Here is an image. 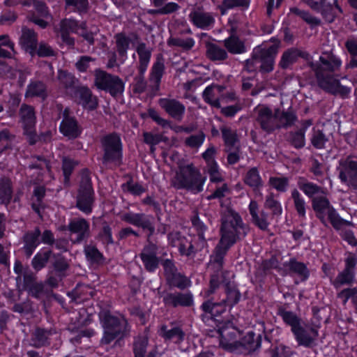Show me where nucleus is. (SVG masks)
Returning a JSON list of instances; mask_svg holds the SVG:
<instances>
[{
    "mask_svg": "<svg viewBox=\"0 0 357 357\" xmlns=\"http://www.w3.org/2000/svg\"><path fill=\"white\" fill-rule=\"evenodd\" d=\"M342 183L349 188L357 189V160L348 158L340 163V176Z\"/></svg>",
    "mask_w": 357,
    "mask_h": 357,
    "instance_id": "nucleus-19",
    "label": "nucleus"
},
{
    "mask_svg": "<svg viewBox=\"0 0 357 357\" xmlns=\"http://www.w3.org/2000/svg\"><path fill=\"white\" fill-rule=\"evenodd\" d=\"M189 18L194 26L204 30L208 29L215 23V19L211 13L200 9L192 10L189 14Z\"/></svg>",
    "mask_w": 357,
    "mask_h": 357,
    "instance_id": "nucleus-24",
    "label": "nucleus"
},
{
    "mask_svg": "<svg viewBox=\"0 0 357 357\" xmlns=\"http://www.w3.org/2000/svg\"><path fill=\"white\" fill-rule=\"evenodd\" d=\"M115 50L123 64L128 59V51L130 48L131 39L124 32L117 33L114 35Z\"/></svg>",
    "mask_w": 357,
    "mask_h": 357,
    "instance_id": "nucleus-31",
    "label": "nucleus"
},
{
    "mask_svg": "<svg viewBox=\"0 0 357 357\" xmlns=\"http://www.w3.org/2000/svg\"><path fill=\"white\" fill-rule=\"evenodd\" d=\"M178 250L181 256L188 257H194L197 250L195 248L192 241L189 240L187 237L184 236L178 245Z\"/></svg>",
    "mask_w": 357,
    "mask_h": 357,
    "instance_id": "nucleus-52",
    "label": "nucleus"
},
{
    "mask_svg": "<svg viewBox=\"0 0 357 357\" xmlns=\"http://www.w3.org/2000/svg\"><path fill=\"white\" fill-rule=\"evenodd\" d=\"M142 203L144 205L152 206L157 220L158 221L161 220V215L162 214L161 205L159 202L154 199L153 197L147 195L142 200Z\"/></svg>",
    "mask_w": 357,
    "mask_h": 357,
    "instance_id": "nucleus-60",
    "label": "nucleus"
},
{
    "mask_svg": "<svg viewBox=\"0 0 357 357\" xmlns=\"http://www.w3.org/2000/svg\"><path fill=\"white\" fill-rule=\"evenodd\" d=\"M279 261L275 256H271L269 259H264L261 264V269L264 275H267L272 269L278 268Z\"/></svg>",
    "mask_w": 357,
    "mask_h": 357,
    "instance_id": "nucleus-63",
    "label": "nucleus"
},
{
    "mask_svg": "<svg viewBox=\"0 0 357 357\" xmlns=\"http://www.w3.org/2000/svg\"><path fill=\"white\" fill-rule=\"evenodd\" d=\"M158 104L173 119L180 121L183 119L185 106L180 100L174 98H160Z\"/></svg>",
    "mask_w": 357,
    "mask_h": 357,
    "instance_id": "nucleus-20",
    "label": "nucleus"
},
{
    "mask_svg": "<svg viewBox=\"0 0 357 357\" xmlns=\"http://www.w3.org/2000/svg\"><path fill=\"white\" fill-rule=\"evenodd\" d=\"M164 331L162 337L166 340H172L176 339V342H181L184 339L185 333L180 327H174L169 330H166V327H162Z\"/></svg>",
    "mask_w": 357,
    "mask_h": 357,
    "instance_id": "nucleus-56",
    "label": "nucleus"
},
{
    "mask_svg": "<svg viewBox=\"0 0 357 357\" xmlns=\"http://www.w3.org/2000/svg\"><path fill=\"white\" fill-rule=\"evenodd\" d=\"M52 330L49 328L36 327L31 336V345L36 349L47 347L50 344Z\"/></svg>",
    "mask_w": 357,
    "mask_h": 357,
    "instance_id": "nucleus-27",
    "label": "nucleus"
},
{
    "mask_svg": "<svg viewBox=\"0 0 357 357\" xmlns=\"http://www.w3.org/2000/svg\"><path fill=\"white\" fill-rule=\"evenodd\" d=\"M310 126V123L305 124L302 127L291 135V145L295 148H301L305 145V131Z\"/></svg>",
    "mask_w": 357,
    "mask_h": 357,
    "instance_id": "nucleus-57",
    "label": "nucleus"
},
{
    "mask_svg": "<svg viewBox=\"0 0 357 357\" xmlns=\"http://www.w3.org/2000/svg\"><path fill=\"white\" fill-rule=\"evenodd\" d=\"M58 79L60 84L66 89L68 96L69 92H74L75 89L78 86L76 84L79 82V79L74 74L66 70H58Z\"/></svg>",
    "mask_w": 357,
    "mask_h": 357,
    "instance_id": "nucleus-38",
    "label": "nucleus"
},
{
    "mask_svg": "<svg viewBox=\"0 0 357 357\" xmlns=\"http://www.w3.org/2000/svg\"><path fill=\"white\" fill-rule=\"evenodd\" d=\"M218 332L220 337V344L222 347L234 351V348L229 344H232L234 341H238L236 339L241 331L234 326L231 320L229 319L220 322L218 324Z\"/></svg>",
    "mask_w": 357,
    "mask_h": 357,
    "instance_id": "nucleus-17",
    "label": "nucleus"
},
{
    "mask_svg": "<svg viewBox=\"0 0 357 357\" xmlns=\"http://www.w3.org/2000/svg\"><path fill=\"white\" fill-rule=\"evenodd\" d=\"M97 238L100 241L101 244L104 247H107L114 244V241L112 236V229L108 223L105 222L102 225V228L97 235Z\"/></svg>",
    "mask_w": 357,
    "mask_h": 357,
    "instance_id": "nucleus-50",
    "label": "nucleus"
},
{
    "mask_svg": "<svg viewBox=\"0 0 357 357\" xmlns=\"http://www.w3.org/2000/svg\"><path fill=\"white\" fill-rule=\"evenodd\" d=\"M68 230L71 234H76L77 235L75 241L76 243L86 241L91 235L90 224L84 218L70 220L68 225Z\"/></svg>",
    "mask_w": 357,
    "mask_h": 357,
    "instance_id": "nucleus-22",
    "label": "nucleus"
},
{
    "mask_svg": "<svg viewBox=\"0 0 357 357\" xmlns=\"http://www.w3.org/2000/svg\"><path fill=\"white\" fill-rule=\"evenodd\" d=\"M84 253L87 261L91 264H102L105 259L103 254L94 245H84Z\"/></svg>",
    "mask_w": 357,
    "mask_h": 357,
    "instance_id": "nucleus-45",
    "label": "nucleus"
},
{
    "mask_svg": "<svg viewBox=\"0 0 357 357\" xmlns=\"http://www.w3.org/2000/svg\"><path fill=\"white\" fill-rule=\"evenodd\" d=\"M176 179L178 189H184L193 194H198L204 190L206 176H203L199 169L190 163L179 167Z\"/></svg>",
    "mask_w": 357,
    "mask_h": 357,
    "instance_id": "nucleus-7",
    "label": "nucleus"
},
{
    "mask_svg": "<svg viewBox=\"0 0 357 357\" xmlns=\"http://www.w3.org/2000/svg\"><path fill=\"white\" fill-rule=\"evenodd\" d=\"M208 298L201 305L202 310L206 314H209L213 317H218L225 312L228 307L222 301L214 302L212 299Z\"/></svg>",
    "mask_w": 357,
    "mask_h": 357,
    "instance_id": "nucleus-39",
    "label": "nucleus"
},
{
    "mask_svg": "<svg viewBox=\"0 0 357 357\" xmlns=\"http://www.w3.org/2000/svg\"><path fill=\"white\" fill-rule=\"evenodd\" d=\"M94 84L98 89L109 93L112 97L121 95L125 90V82L121 77L100 69L96 70Z\"/></svg>",
    "mask_w": 357,
    "mask_h": 357,
    "instance_id": "nucleus-10",
    "label": "nucleus"
},
{
    "mask_svg": "<svg viewBox=\"0 0 357 357\" xmlns=\"http://www.w3.org/2000/svg\"><path fill=\"white\" fill-rule=\"evenodd\" d=\"M13 188L11 180L7 177L0 179V203L8 206L13 198Z\"/></svg>",
    "mask_w": 357,
    "mask_h": 357,
    "instance_id": "nucleus-40",
    "label": "nucleus"
},
{
    "mask_svg": "<svg viewBox=\"0 0 357 357\" xmlns=\"http://www.w3.org/2000/svg\"><path fill=\"white\" fill-rule=\"evenodd\" d=\"M48 96L46 84L40 80L31 79L26 86L24 97L26 98H38L42 100Z\"/></svg>",
    "mask_w": 357,
    "mask_h": 357,
    "instance_id": "nucleus-29",
    "label": "nucleus"
},
{
    "mask_svg": "<svg viewBox=\"0 0 357 357\" xmlns=\"http://www.w3.org/2000/svg\"><path fill=\"white\" fill-rule=\"evenodd\" d=\"M205 140V135L203 132L197 135H192L187 137L185 144L190 148H198L201 146Z\"/></svg>",
    "mask_w": 357,
    "mask_h": 357,
    "instance_id": "nucleus-62",
    "label": "nucleus"
},
{
    "mask_svg": "<svg viewBox=\"0 0 357 357\" xmlns=\"http://www.w3.org/2000/svg\"><path fill=\"white\" fill-rule=\"evenodd\" d=\"M244 183L247 185L255 188L262 185L261 178L257 167H252L247 172L244 178Z\"/></svg>",
    "mask_w": 357,
    "mask_h": 357,
    "instance_id": "nucleus-51",
    "label": "nucleus"
},
{
    "mask_svg": "<svg viewBox=\"0 0 357 357\" xmlns=\"http://www.w3.org/2000/svg\"><path fill=\"white\" fill-rule=\"evenodd\" d=\"M57 109L62 111V120L59 126V132L70 140H74L81 137L83 128L77 118L72 114L69 107L63 109L62 105H57Z\"/></svg>",
    "mask_w": 357,
    "mask_h": 357,
    "instance_id": "nucleus-13",
    "label": "nucleus"
},
{
    "mask_svg": "<svg viewBox=\"0 0 357 357\" xmlns=\"http://www.w3.org/2000/svg\"><path fill=\"white\" fill-rule=\"evenodd\" d=\"M279 47V42L257 46L252 50L251 58L245 60L243 70L259 72L262 75L271 73L274 70Z\"/></svg>",
    "mask_w": 357,
    "mask_h": 357,
    "instance_id": "nucleus-4",
    "label": "nucleus"
},
{
    "mask_svg": "<svg viewBox=\"0 0 357 357\" xmlns=\"http://www.w3.org/2000/svg\"><path fill=\"white\" fill-rule=\"evenodd\" d=\"M264 206L266 208L270 210L274 215H278L282 213V206L280 203L275 199L273 193H270L266 196Z\"/></svg>",
    "mask_w": 357,
    "mask_h": 357,
    "instance_id": "nucleus-55",
    "label": "nucleus"
},
{
    "mask_svg": "<svg viewBox=\"0 0 357 357\" xmlns=\"http://www.w3.org/2000/svg\"><path fill=\"white\" fill-rule=\"evenodd\" d=\"M151 218H153L151 215L132 211L124 213L121 217L123 222L141 228L146 232V244L139 253V258L144 270L149 273L153 274L159 268L160 264L162 265L163 259L158 255L159 250L158 245L151 241L155 233V227Z\"/></svg>",
    "mask_w": 357,
    "mask_h": 357,
    "instance_id": "nucleus-2",
    "label": "nucleus"
},
{
    "mask_svg": "<svg viewBox=\"0 0 357 357\" xmlns=\"http://www.w3.org/2000/svg\"><path fill=\"white\" fill-rule=\"evenodd\" d=\"M53 252L47 248H41L32 258L31 266L36 272H39L46 267L50 259L52 257Z\"/></svg>",
    "mask_w": 357,
    "mask_h": 357,
    "instance_id": "nucleus-34",
    "label": "nucleus"
},
{
    "mask_svg": "<svg viewBox=\"0 0 357 357\" xmlns=\"http://www.w3.org/2000/svg\"><path fill=\"white\" fill-rule=\"evenodd\" d=\"M245 225L241 216L233 209H229L227 215L222 218L220 228V239L210 255V262L214 271L209 280L208 289L204 291V297L210 298L221 284L230 282L227 279L228 271L224 270L225 258L229 250L247 235Z\"/></svg>",
    "mask_w": 357,
    "mask_h": 357,
    "instance_id": "nucleus-1",
    "label": "nucleus"
},
{
    "mask_svg": "<svg viewBox=\"0 0 357 357\" xmlns=\"http://www.w3.org/2000/svg\"><path fill=\"white\" fill-rule=\"evenodd\" d=\"M224 44L227 51L233 54H240L247 51L244 42L234 34L226 38Z\"/></svg>",
    "mask_w": 357,
    "mask_h": 357,
    "instance_id": "nucleus-43",
    "label": "nucleus"
},
{
    "mask_svg": "<svg viewBox=\"0 0 357 357\" xmlns=\"http://www.w3.org/2000/svg\"><path fill=\"white\" fill-rule=\"evenodd\" d=\"M206 48V55L212 61H224L228 57L227 51L217 44L208 42Z\"/></svg>",
    "mask_w": 357,
    "mask_h": 357,
    "instance_id": "nucleus-44",
    "label": "nucleus"
},
{
    "mask_svg": "<svg viewBox=\"0 0 357 357\" xmlns=\"http://www.w3.org/2000/svg\"><path fill=\"white\" fill-rule=\"evenodd\" d=\"M166 284L170 288L184 290L191 286V280L183 273L178 271L172 259L162 261Z\"/></svg>",
    "mask_w": 357,
    "mask_h": 357,
    "instance_id": "nucleus-12",
    "label": "nucleus"
},
{
    "mask_svg": "<svg viewBox=\"0 0 357 357\" xmlns=\"http://www.w3.org/2000/svg\"><path fill=\"white\" fill-rule=\"evenodd\" d=\"M308 276L309 271L304 264L291 260V278H294L296 284L305 280Z\"/></svg>",
    "mask_w": 357,
    "mask_h": 357,
    "instance_id": "nucleus-48",
    "label": "nucleus"
},
{
    "mask_svg": "<svg viewBox=\"0 0 357 357\" xmlns=\"http://www.w3.org/2000/svg\"><path fill=\"white\" fill-rule=\"evenodd\" d=\"M95 202L96 194L91 172L88 168H84L80 173V181L75 197V207L86 215H89L93 212Z\"/></svg>",
    "mask_w": 357,
    "mask_h": 357,
    "instance_id": "nucleus-5",
    "label": "nucleus"
},
{
    "mask_svg": "<svg viewBox=\"0 0 357 357\" xmlns=\"http://www.w3.org/2000/svg\"><path fill=\"white\" fill-rule=\"evenodd\" d=\"M20 44L22 48L26 52L29 53L31 56L35 55L38 45L37 33L33 29L23 27L20 38Z\"/></svg>",
    "mask_w": 357,
    "mask_h": 357,
    "instance_id": "nucleus-25",
    "label": "nucleus"
},
{
    "mask_svg": "<svg viewBox=\"0 0 357 357\" xmlns=\"http://www.w3.org/2000/svg\"><path fill=\"white\" fill-rule=\"evenodd\" d=\"M312 206L317 217L324 224L329 220L336 229H340L346 222L337 214L330 205L328 200L324 196H317L313 199Z\"/></svg>",
    "mask_w": 357,
    "mask_h": 357,
    "instance_id": "nucleus-14",
    "label": "nucleus"
},
{
    "mask_svg": "<svg viewBox=\"0 0 357 357\" xmlns=\"http://www.w3.org/2000/svg\"><path fill=\"white\" fill-rule=\"evenodd\" d=\"M79 162L71 158L65 156L62 158L61 170L63 176L64 184H69L70 177L75 167Z\"/></svg>",
    "mask_w": 357,
    "mask_h": 357,
    "instance_id": "nucleus-46",
    "label": "nucleus"
},
{
    "mask_svg": "<svg viewBox=\"0 0 357 357\" xmlns=\"http://www.w3.org/2000/svg\"><path fill=\"white\" fill-rule=\"evenodd\" d=\"M192 226L196 231L199 241L206 243L205 233L208 230L206 225L200 219L198 213H195L190 219Z\"/></svg>",
    "mask_w": 357,
    "mask_h": 357,
    "instance_id": "nucleus-49",
    "label": "nucleus"
},
{
    "mask_svg": "<svg viewBox=\"0 0 357 357\" xmlns=\"http://www.w3.org/2000/svg\"><path fill=\"white\" fill-rule=\"evenodd\" d=\"M165 70V66L163 59L158 57L153 63L149 73V81L153 84V89L155 91L160 90Z\"/></svg>",
    "mask_w": 357,
    "mask_h": 357,
    "instance_id": "nucleus-32",
    "label": "nucleus"
},
{
    "mask_svg": "<svg viewBox=\"0 0 357 357\" xmlns=\"http://www.w3.org/2000/svg\"><path fill=\"white\" fill-rule=\"evenodd\" d=\"M68 96L84 109L94 111L98 107V97L86 85H78L74 92L68 93Z\"/></svg>",
    "mask_w": 357,
    "mask_h": 357,
    "instance_id": "nucleus-15",
    "label": "nucleus"
},
{
    "mask_svg": "<svg viewBox=\"0 0 357 357\" xmlns=\"http://www.w3.org/2000/svg\"><path fill=\"white\" fill-rule=\"evenodd\" d=\"M100 143L102 164L120 167L123 161V144L120 134L114 131L104 135L100 137Z\"/></svg>",
    "mask_w": 357,
    "mask_h": 357,
    "instance_id": "nucleus-6",
    "label": "nucleus"
},
{
    "mask_svg": "<svg viewBox=\"0 0 357 357\" xmlns=\"http://www.w3.org/2000/svg\"><path fill=\"white\" fill-rule=\"evenodd\" d=\"M290 67V48L287 49L282 54L278 63V69L275 72V78L282 84H287L289 82V76L284 70Z\"/></svg>",
    "mask_w": 357,
    "mask_h": 357,
    "instance_id": "nucleus-37",
    "label": "nucleus"
},
{
    "mask_svg": "<svg viewBox=\"0 0 357 357\" xmlns=\"http://www.w3.org/2000/svg\"><path fill=\"white\" fill-rule=\"evenodd\" d=\"M291 331H293L296 340L300 345L310 347L314 342L318 333L313 328L305 330L298 324L297 317L291 316Z\"/></svg>",
    "mask_w": 357,
    "mask_h": 357,
    "instance_id": "nucleus-21",
    "label": "nucleus"
},
{
    "mask_svg": "<svg viewBox=\"0 0 357 357\" xmlns=\"http://www.w3.org/2000/svg\"><path fill=\"white\" fill-rule=\"evenodd\" d=\"M220 130L225 146V151L234 149L236 144L239 142L236 130L225 126H220Z\"/></svg>",
    "mask_w": 357,
    "mask_h": 357,
    "instance_id": "nucleus-42",
    "label": "nucleus"
},
{
    "mask_svg": "<svg viewBox=\"0 0 357 357\" xmlns=\"http://www.w3.org/2000/svg\"><path fill=\"white\" fill-rule=\"evenodd\" d=\"M249 212L252 217L253 224L261 230L265 231L268 229V214L264 211L259 212L258 204L256 201L252 200L249 204Z\"/></svg>",
    "mask_w": 357,
    "mask_h": 357,
    "instance_id": "nucleus-28",
    "label": "nucleus"
},
{
    "mask_svg": "<svg viewBox=\"0 0 357 357\" xmlns=\"http://www.w3.org/2000/svg\"><path fill=\"white\" fill-rule=\"evenodd\" d=\"M195 40L190 37L186 38L172 37L168 40V45L169 46L178 47L185 51L190 50L195 46Z\"/></svg>",
    "mask_w": 357,
    "mask_h": 357,
    "instance_id": "nucleus-53",
    "label": "nucleus"
},
{
    "mask_svg": "<svg viewBox=\"0 0 357 357\" xmlns=\"http://www.w3.org/2000/svg\"><path fill=\"white\" fill-rule=\"evenodd\" d=\"M100 319L104 329L101 343L109 344L115 339L125 336V328L120 318L106 311L100 315Z\"/></svg>",
    "mask_w": 357,
    "mask_h": 357,
    "instance_id": "nucleus-11",
    "label": "nucleus"
},
{
    "mask_svg": "<svg viewBox=\"0 0 357 357\" xmlns=\"http://www.w3.org/2000/svg\"><path fill=\"white\" fill-rule=\"evenodd\" d=\"M261 334L257 335L254 331H249L238 341H234L229 345L234 348V351L240 350L244 354H251L261 347Z\"/></svg>",
    "mask_w": 357,
    "mask_h": 357,
    "instance_id": "nucleus-18",
    "label": "nucleus"
},
{
    "mask_svg": "<svg viewBox=\"0 0 357 357\" xmlns=\"http://www.w3.org/2000/svg\"><path fill=\"white\" fill-rule=\"evenodd\" d=\"M226 298L222 301L228 306L231 310L236 304H238L241 298V294L239 289L234 285H232L230 282L226 283L225 289Z\"/></svg>",
    "mask_w": 357,
    "mask_h": 357,
    "instance_id": "nucleus-41",
    "label": "nucleus"
},
{
    "mask_svg": "<svg viewBox=\"0 0 357 357\" xmlns=\"http://www.w3.org/2000/svg\"><path fill=\"white\" fill-rule=\"evenodd\" d=\"M147 346L148 340L146 338L140 337L135 340L133 343L134 357H145Z\"/></svg>",
    "mask_w": 357,
    "mask_h": 357,
    "instance_id": "nucleus-58",
    "label": "nucleus"
},
{
    "mask_svg": "<svg viewBox=\"0 0 357 357\" xmlns=\"http://www.w3.org/2000/svg\"><path fill=\"white\" fill-rule=\"evenodd\" d=\"M45 195L46 188L44 185H36L33 188V198H35V201L31 202V208L40 218L43 216L42 211L45 208V205L43 202Z\"/></svg>",
    "mask_w": 357,
    "mask_h": 357,
    "instance_id": "nucleus-33",
    "label": "nucleus"
},
{
    "mask_svg": "<svg viewBox=\"0 0 357 357\" xmlns=\"http://www.w3.org/2000/svg\"><path fill=\"white\" fill-rule=\"evenodd\" d=\"M298 186L306 195L312 197L314 195L323 193V191L317 185L312 183L306 181L303 178H300L298 181Z\"/></svg>",
    "mask_w": 357,
    "mask_h": 357,
    "instance_id": "nucleus-54",
    "label": "nucleus"
},
{
    "mask_svg": "<svg viewBox=\"0 0 357 357\" xmlns=\"http://www.w3.org/2000/svg\"><path fill=\"white\" fill-rule=\"evenodd\" d=\"M20 123L22 125L23 135L30 146L35 145L40 139L36 132L37 118L35 108L22 103L19 110Z\"/></svg>",
    "mask_w": 357,
    "mask_h": 357,
    "instance_id": "nucleus-9",
    "label": "nucleus"
},
{
    "mask_svg": "<svg viewBox=\"0 0 357 357\" xmlns=\"http://www.w3.org/2000/svg\"><path fill=\"white\" fill-rule=\"evenodd\" d=\"M136 52L139 56V62L137 67L138 74L144 76L151 61V50L147 47L145 43L141 42L136 47Z\"/></svg>",
    "mask_w": 357,
    "mask_h": 357,
    "instance_id": "nucleus-30",
    "label": "nucleus"
},
{
    "mask_svg": "<svg viewBox=\"0 0 357 357\" xmlns=\"http://www.w3.org/2000/svg\"><path fill=\"white\" fill-rule=\"evenodd\" d=\"M335 2L332 3L330 1H308V5L312 9L321 13L326 20L331 22L334 20L336 10H340Z\"/></svg>",
    "mask_w": 357,
    "mask_h": 357,
    "instance_id": "nucleus-26",
    "label": "nucleus"
},
{
    "mask_svg": "<svg viewBox=\"0 0 357 357\" xmlns=\"http://www.w3.org/2000/svg\"><path fill=\"white\" fill-rule=\"evenodd\" d=\"M354 276V273L353 271L344 270L337 275L333 284L337 288L342 284H349L353 280Z\"/></svg>",
    "mask_w": 357,
    "mask_h": 357,
    "instance_id": "nucleus-64",
    "label": "nucleus"
},
{
    "mask_svg": "<svg viewBox=\"0 0 357 357\" xmlns=\"http://www.w3.org/2000/svg\"><path fill=\"white\" fill-rule=\"evenodd\" d=\"M40 236L41 230L39 227H36L33 230L26 231L22 236V240L24 244L22 248L27 257H31L40 245Z\"/></svg>",
    "mask_w": 357,
    "mask_h": 357,
    "instance_id": "nucleus-23",
    "label": "nucleus"
},
{
    "mask_svg": "<svg viewBox=\"0 0 357 357\" xmlns=\"http://www.w3.org/2000/svg\"><path fill=\"white\" fill-rule=\"evenodd\" d=\"M224 89L225 87L221 85L211 84L204 89L202 93L203 100L207 104L215 108H220V101L215 96L217 93H221Z\"/></svg>",
    "mask_w": 357,
    "mask_h": 357,
    "instance_id": "nucleus-35",
    "label": "nucleus"
},
{
    "mask_svg": "<svg viewBox=\"0 0 357 357\" xmlns=\"http://www.w3.org/2000/svg\"><path fill=\"white\" fill-rule=\"evenodd\" d=\"M16 53L15 44L8 35L0 36V58L11 59Z\"/></svg>",
    "mask_w": 357,
    "mask_h": 357,
    "instance_id": "nucleus-47",
    "label": "nucleus"
},
{
    "mask_svg": "<svg viewBox=\"0 0 357 357\" xmlns=\"http://www.w3.org/2000/svg\"><path fill=\"white\" fill-rule=\"evenodd\" d=\"M222 4L220 7L221 15H225L230 9L242 7L243 9H247L250 6V1H222Z\"/></svg>",
    "mask_w": 357,
    "mask_h": 357,
    "instance_id": "nucleus-59",
    "label": "nucleus"
},
{
    "mask_svg": "<svg viewBox=\"0 0 357 357\" xmlns=\"http://www.w3.org/2000/svg\"><path fill=\"white\" fill-rule=\"evenodd\" d=\"M341 65L342 61L339 58L332 54L324 53L319 56V63L312 64V68L315 71L321 88L333 94L346 96L350 93V89L342 86L339 79L331 75L338 70Z\"/></svg>",
    "mask_w": 357,
    "mask_h": 357,
    "instance_id": "nucleus-3",
    "label": "nucleus"
},
{
    "mask_svg": "<svg viewBox=\"0 0 357 357\" xmlns=\"http://www.w3.org/2000/svg\"><path fill=\"white\" fill-rule=\"evenodd\" d=\"M270 186L279 192H285L288 185V180L284 177L271 176L269 178Z\"/></svg>",
    "mask_w": 357,
    "mask_h": 357,
    "instance_id": "nucleus-61",
    "label": "nucleus"
},
{
    "mask_svg": "<svg viewBox=\"0 0 357 357\" xmlns=\"http://www.w3.org/2000/svg\"><path fill=\"white\" fill-rule=\"evenodd\" d=\"M290 107L287 112L275 109L274 112L269 107L261 109L257 117V121L261 128L267 133H271L277 129L290 126Z\"/></svg>",
    "mask_w": 357,
    "mask_h": 357,
    "instance_id": "nucleus-8",
    "label": "nucleus"
},
{
    "mask_svg": "<svg viewBox=\"0 0 357 357\" xmlns=\"http://www.w3.org/2000/svg\"><path fill=\"white\" fill-rule=\"evenodd\" d=\"M162 303L168 308L190 307L194 305V296L190 291H174L163 294Z\"/></svg>",
    "mask_w": 357,
    "mask_h": 357,
    "instance_id": "nucleus-16",
    "label": "nucleus"
},
{
    "mask_svg": "<svg viewBox=\"0 0 357 357\" xmlns=\"http://www.w3.org/2000/svg\"><path fill=\"white\" fill-rule=\"evenodd\" d=\"M52 258L54 259L52 263L53 271L59 280H61L66 276V272L70 267L69 263L66 257L61 253L53 252Z\"/></svg>",
    "mask_w": 357,
    "mask_h": 357,
    "instance_id": "nucleus-36",
    "label": "nucleus"
}]
</instances>
